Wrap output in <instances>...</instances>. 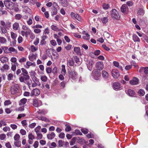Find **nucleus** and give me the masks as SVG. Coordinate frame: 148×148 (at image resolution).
<instances>
[{
	"instance_id": "16",
	"label": "nucleus",
	"mask_w": 148,
	"mask_h": 148,
	"mask_svg": "<svg viewBox=\"0 0 148 148\" xmlns=\"http://www.w3.org/2000/svg\"><path fill=\"white\" fill-rule=\"evenodd\" d=\"M128 10V8L126 4H124L121 7V10L123 13H125Z\"/></svg>"
},
{
	"instance_id": "20",
	"label": "nucleus",
	"mask_w": 148,
	"mask_h": 148,
	"mask_svg": "<svg viewBox=\"0 0 148 148\" xmlns=\"http://www.w3.org/2000/svg\"><path fill=\"white\" fill-rule=\"evenodd\" d=\"M11 36V38L14 40V41L12 42L13 43V44L14 45V43H15V42H16V40H15L16 37L17 35L13 32H11L10 33Z\"/></svg>"
},
{
	"instance_id": "4",
	"label": "nucleus",
	"mask_w": 148,
	"mask_h": 148,
	"mask_svg": "<svg viewBox=\"0 0 148 148\" xmlns=\"http://www.w3.org/2000/svg\"><path fill=\"white\" fill-rule=\"evenodd\" d=\"M69 77L73 80H75L77 78V73L75 70H71L68 72Z\"/></svg>"
},
{
	"instance_id": "26",
	"label": "nucleus",
	"mask_w": 148,
	"mask_h": 148,
	"mask_svg": "<svg viewBox=\"0 0 148 148\" xmlns=\"http://www.w3.org/2000/svg\"><path fill=\"white\" fill-rule=\"evenodd\" d=\"M74 62L73 59H69L67 60V64L68 66H73L74 64Z\"/></svg>"
},
{
	"instance_id": "60",
	"label": "nucleus",
	"mask_w": 148,
	"mask_h": 148,
	"mask_svg": "<svg viewBox=\"0 0 148 148\" xmlns=\"http://www.w3.org/2000/svg\"><path fill=\"white\" fill-rule=\"evenodd\" d=\"M36 134L37 135V140H40L42 138V134L38 133Z\"/></svg>"
},
{
	"instance_id": "35",
	"label": "nucleus",
	"mask_w": 148,
	"mask_h": 148,
	"mask_svg": "<svg viewBox=\"0 0 148 148\" xmlns=\"http://www.w3.org/2000/svg\"><path fill=\"white\" fill-rule=\"evenodd\" d=\"M40 78L42 81L44 82H47V77L45 75H41Z\"/></svg>"
},
{
	"instance_id": "38",
	"label": "nucleus",
	"mask_w": 148,
	"mask_h": 148,
	"mask_svg": "<svg viewBox=\"0 0 148 148\" xmlns=\"http://www.w3.org/2000/svg\"><path fill=\"white\" fill-rule=\"evenodd\" d=\"M32 65V63L29 61H27L26 62V64L24 65V66L26 68L28 69L30 66Z\"/></svg>"
},
{
	"instance_id": "32",
	"label": "nucleus",
	"mask_w": 148,
	"mask_h": 148,
	"mask_svg": "<svg viewBox=\"0 0 148 148\" xmlns=\"http://www.w3.org/2000/svg\"><path fill=\"white\" fill-rule=\"evenodd\" d=\"M19 27V24L16 22L14 23L13 25V28L15 30H17L18 29Z\"/></svg>"
},
{
	"instance_id": "28",
	"label": "nucleus",
	"mask_w": 148,
	"mask_h": 148,
	"mask_svg": "<svg viewBox=\"0 0 148 148\" xmlns=\"http://www.w3.org/2000/svg\"><path fill=\"white\" fill-rule=\"evenodd\" d=\"M61 3L62 5L64 7H67L68 5V3L67 0H61Z\"/></svg>"
},
{
	"instance_id": "56",
	"label": "nucleus",
	"mask_w": 148,
	"mask_h": 148,
	"mask_svg": "<svg viewBox=\"0 0 148 148\" xmlns=\"http://www.w3.org/2000/svg\"><path fill=\"white\" fill-rule=\"evenodd\" d=\"M41 129V127L40 126H38L36 127L34 129V131L36 133V134L38 133L40 129Z\"/></svg>"
},
{
	"instance_id": "1",
	"label": "nucleus",
	"mask_w": 148,
	"mask_h": 148,
	"mask_svg": "<svg viewBox=\"0 0 148 148\" xmlns=\"http://www.w3.org/2000/svg\"><path fill=\"white\" fill-rule=\"evenodd\" d=\"M110 16L114 20H119L120 18V15L119 12L115 9H112L110 11Z\"/></svg>"
},
{
	"instance_id": "44",
	"label": "nucleus",
	"mask_w": 148,
	"mask_h": 148,
	"mask_svg": "<svg viewBox=\"0 0 148 148\" xmlns=\"http://www.w3.org/2000/svg\"><path fill=\"white\" fill-rule=\"evenodd\" d=\"M138 93L140 96H143L145 93V92L143 90L140 89L138 92Z\"/></svg>"
},
{
	"instance_id": "36",
	"label": "nucleus",
	"mask_w": 148,
	"mask_h": 148,
	"mask_svg": "<svg viewBox=\"0 0 148 148\" xmlns=\"http://www.w3.org/2000/svg\"><path fill=\"white\" fill-rule=\"evenodd\" d=\"M23 11L28 13H30L31 12V10L27 6H25L23 8Z\"/></svg>"
},
{
	"instance_id": "18",
	"label": "nucleus",
	"mask_w": 148,
	"mask_h": 148,
	"mask_svg": "<svg viewBox=\"0 0 148 148\" xmlns=\"http://www.w3.org/2000/svg\"><path fill=\"white\" fill-rule=\"evenodd\" d=\"M137 12V14L140 15H143L145 13V11L143 8L138 9Z\"/></svg>"
},
{
	"instance_id": "64",
	"label": "nucleus",
	"mask_w": 148,
	"mask_h": 148,
	"mask_svg": "<svg viewBox=\"0 0 148 148\" xmlns=\"http://www.w3.org/2000/svg\"><path fill=\"white\" fill-rule=\"evenodd\" d=\"M22 17V16L20 14H17L15 16V18L17 20H20Z\"/></svg>"
},
{
	"instance_id": "17",
	"label": "nucleus",
	"mask_w": 148,
	"mask_h": 148,
	"mask_svg": "<svg viewBox=\"0 0 148 148\" xmlns=\"http://www.w3.org/2000/svg\"><path fill=\"white\" fill-rule=\"evenodd\" d=\"M31 31V29L30 30V31L29 30L26 31H21V35L23 36H25L26 38H27L28 37Z\"/></svg>"
},
{
	"instance_id": "31",
	"label": "nucleus",
	"mask_w": 148,
	"mask_h": 148,
	"mask_svg": "<svg viewBox=\"0 0 148 148\" xmlns=\"http://www.w3.org/2000/svg\"><path fill=\"white\" fill-rule=\"evenodd\" d=\"M133 39L135 42H140V39L138 37L136 34H134L133 36Z\"/></svg>"
},
{
	"instance_id": "9",
	"label": "nucleus",
	"mask_w": 148,
	"mask_h": 148,
	"mask_svg": "<svg viewBox=\"0 0 148 148\" xmlns=\"http://www.w3.org/2000/svg\"><path fill=\"white\" fill-rule=\"evenodd\" d=\"M31 76L32 79L33 80V81L34 82L39 83V80L36 77V73L34 72H32L31 74Z\"/></svg>"
},
{
	"instance_id": "50",
	"label": "nucleus",
	"mask_w": 148,
	"mask_h": 148,
	"mask_svg": "<svg viewBox=\"0 0 148 148\" xmlns=\"http://www.w3.org/2000/svg\"><path fill=\"white\" fill-rule=\"evenodd\" d=\"M31 51L32 52H34L38 50V48L34 45H32L31 47Z\"/></svg>"
},
{
	"instance_id": "58",
	"label": "nucleus",
	"mask_w": 148,
	"mask_h": 148,
	"mask_svg": "<svg viewBox=\"0 0 148 148\" xmlns=\"http://www.w3.org/2000/svg\"><path fill=\"white\" fill-rule=\"evenodd\" d=\"M22 29L24 31L29 30L30 31V29L27 27L25 25H23L22 27Z\"/></svg>"
},
{
	"instance_id": "15",
	"label": "nucleus",
	"mask_w": 148,
	"mask_h": 148,
	"mask_svg": "<svg viewBox=\"0 0 148 148\" xmlns=\"http://www.w3.org/2000/svg\"><path fill=\"white\" fill-rule=\"evenodd\" d=\"M82 34L83 35L82 38L84 39L88 40L90 38V35L86 32L83 31L82 33Z\"/></svg>"
},
{
	"instance_id": "29",
	"label": "nucleus",
	"mask_w": 148,
	"mask_h": 148,
	"mask_svg": "<svg viewBox=\"0 0 148 148\" xmlns=\"http://www.w3.org/2000/svg\"><path fill=\"white\" fill-rule=\"evenodd\" d=\"M51 29L53 30L56 31H60L62 30V29H59L58 27L54 25H52L51 27Z\"/></svg>"
},
{
	"instance_id": "39",
	"label": "nucleus",
	"mask_w": 148,
	"mask_h": 148,
	"mask_svg": "<svg viewBox=\"0 0 148 148\" xmlns=\"http://www.w3.org/2000/svg\"><path fill=\"white\" fill-rule=\"evenodd\" d=\"M7 42L6 39L4 37H0V43L1 44H5Z\"/></svg>"
},
{
	"instance_id": "27",
	"label": "nucleus",
	"mask_w": 148,
	"mask_h": 148,
	"mask_svg": "<svg viewBox=\"0 0 148 148\" xmlns=\"http://www.w3.org/2000/svg\"><path fill=\"white\" fill-rule=\"evenodd\" d=\"M27 99L24 98L20 100L19 104L20 106H23L27 102Z\"/></svg>"
},
{
	"instance_id": "57",
	"label": "nucleus",
	"mask_w": 148,
	"mask_h": 148,
	"mask_svg": "<svg viewBox=\"0 0 148 148\" xmlns=\"http://www.w3.org/2000/svg\"><path fill=\"white\" fill-rule=\"evenodd\" d=\"M52 55L54 57L55 59H58V54L56 51H54L52 53Z\"/></svg>"
},
{
	"instance_id": "47",
	"label": "nucleus",
	"mask_w": 148,
	"mask_h": 148,
	"mask_svg": "<svg viewBox=\"0 0 148 148\" xmlns=\"http://www.w3.org/2000/svg\"><path fill=\"white\" fill-rule=\"evenodd\" d=\"M17 64V63H15L14 64L12 63V66H11V70L14 71L16 69V64Z\"/></svg>"
},
{
	"instance_id": "48",
	"label": "nucleus",
	"mask_w": 148,
	"mask_h": 148,
	"mask_svg": "<svg viewBox=\"0 0 148 148\" xmlns=\"http://www.w3.org/2000/svg\"><path fill=\"white\" fill-rule=\"evenodd\" d=\"M100 53V51L99 50H97L95 51L94 53H90L91 56L92 55H95V56H98L99 55Z\"/></svg>"
},
{
	"instance_id": "8",
	"label": "nucleus",
	"mask_w": 148,
	"mask_h": 148,
	"mask_svg": "<svg viewBox=\"0 0 148 148\" xmlns=\"http://www.w3.org/2000/svg\"><path fill=\"white\" fill-rule=\"evenodd\" d=\"M40 90L37 88H35L31 91L30 95L31 97L34 96H37L40 94Z\"/></svg>"
},
{
	"instance_id": "30",
	"label": "nucleus",
	"mask_w": 148,
	"mask_h": 148,
	"mask_svg": "<svg viewBox=\"0 0 148 148\" xmlns=\"http://www.w3.org/2000/svg\"><path fill=\"white\" fill-rule=\"evenodd\" d=\"M39 120H41L42 121H45L47 122H50L49 120L47 119V118L43 116H39L38 118Z\"/></svg>"
},
{
	"instance_id": "23",
	"label": "nucleus",
	"mask_w": 148,
	"mask_h": 148,
	"mask_svg": "<svg viewBox=\"0 0 148 148\" xmlns=\"http://www.w3.org/2000/svg\"><path fill=\"white\" fill-rule=\"evenodd\" d=\"M128 95L130 96L133 97L135 95L134 92L131 89H128L127 92H126Z\"/></svg>"
},
{
	"instance_id": "33",
	"label": "nucleus",
	"mask_w": 148,
	"mask_h": 148,
	"mask_svg": "<svg viewBox=\"0 0 148 148\" xmlns=\"http://www.w3.org/2000/svg\"><path fill=\"white\" fill-rule=\"evenodd\" d=\"M101 21L103 24H106L108 21V18L107 17H104L101 19Z\"/></svg>"
},
{
	"instance_id": "42",
	"label": "nucleus",
	"mask_w": 148,
	"mask_h": 148,
	"mask_svg": "<svg viewBox=\"0 0 148 148\" xmlns=\"http://www.w3.org/2000/svg\"><path fill=\"white\" fill-rule=\"evenodd\" d=\"M102 7L104 9L106 10L110 8V5L108 4L103 3L102 5Z\"/></svg>"
},
{
	"instance_id": "3",
	"label": "nucleus",
	"mask_w": 148,
	"mask_h": 148,
	"mask_svg": "<svg viewBox=\"0 0 148 148\" xmlns=\"http://www.w3.org/2000/svg\"><path fill=\"white\" fill-rule=\"evenodd\" d=\"M92 76L94 79L98 80L99 79L101 76V72L98 71L97 70H96L92 72Z\"/></svg>"
},
{
	"instance_id": "46",
	"label": "nucleus",
	"mask_w": 148,
	"mask_h": 148,
	"mask_svg": "<svg viewBox=\"0 0 148 148\" xmlns=\"http://www.w3.org/2000/svg\"><path fill=\"white\" fill-rule=\"evenodd\" d=\"M33 103L34 106L35 107H37L39 105L38 101L36 99H33Z\"/></svg>"
},
{
	"instance_id": "51",
	"label": "nucleus",
	"mask_w": 148,
	"mask_h": 148,
	"mask_svg": "<svg viewBox=\"0 0 148 148\" xmlns=\"http://www.w3.org/2000/svg\"><path fill=\"white\" fill-rule=\"evenodd\" d=\"M27 60L26 58L25 57H23L19 60V62L21 63H23L26 61Z\"/></svg>"
},
{
	"instance_id": "11",
	"label": "nucleus",
	"mask_w": 148,
	"mask_h": 148,
	"mask_svg": "<svg viewBox=\"0 0 148 148\" xmlns=\"http://www.w3.org/2000/svg\"><path fill=\"white\" fill-rule=\"evenodd\" d=\"M113 88L115 90H117L121 89V85L118 82H114L113 85Z\"/></svg>"
},
{
	"instance_id": "61",
	"label": "nucleus",
	"mask_w": 148,
	"mask_h": 148,
	"mask_svg": "<svg viewBox=\"0 0 148 148\" xmlns=\"http://www.w3.org/2000/svg\"><path fill=\"white\" fill-rule=\"evenodd\" d=\"M46 70L47 73L48 74H49L52 72V69L50 67H47Z\"/></svg>"
},
{
	"instance_id": "40",
	"label": "nucleus",
	"mask_w": 148,
	"mask_h": 148,
	"mask_svg": "<svg viewBox=\"0 0 148 148\" xmlns=\"http://www.w3.org/2000/svg\"><path fill=\"white\" fill-rule=\"evenodd\" d=\"M62 71H61V73L63 75H65L66 72V70L65 69V66L63 64L62 66Z\"/></svg>"
},
{
	"instance_id": "55",
	"label": "nucleus",
	"mask_w": 148,
	"mask_h": 148,
	"mask_svg": "<svg viewBox=\"0 0 148 148\" xmlns=\"http://www.w3.org/2000/svg\"><path fill=\"white\" fill-rule=\"evenodd\" d=\"M20 138V136L19 134H16L14 136V138L15 140L18 141L19 139Z\"/></svg>"
},
{
	"instance_id": "59",
	"label": "nucleus",
	"mask_w": 148,
	"mask_h": 148,
	"mask_svg": "<svg viewBox=\"0 0 148 148\" xmlns=\"http://www.w3.org/2000/svg\"><path fill=\"white\" fill-rule=\"evenodd\" d=\"M14 144L16 146L18 147H19L21 146V143L20 141H16L14 142Z\"/></svg>"
},
{
	"instance_id": "45",
	"label": "nucleus",
	"mask_w": 148,
	"mask_h": 148,
	"mask_svg": "<svg viewBox=\"0 0 148 148\" xmlns=\"http://www.w3.org/2000/svg\"><path fill=\"white\" fill-rule=\"evenodd\" d=\"M9 52H10L11 53L12 52H14L16 53H17L18 52L17 50L12 47H10L9 48Z\"/></svg>"
},
{
	"instance_id": "5",
	"label": "nucleus",
	"mask_w": 148,
	"mask_h": 148,
	"mask_svg": "<svg viewBox=\"0 0 148 148\" xmlns=\"http://www.w3.org/2000/svg\"><path fill=\"white\" fill-rule=\"evenodd\" d=\"M0 23L1 25L0 27H6L7 29H9L11 26V23L9 21L5 23L3 20H1Z\"/></svg>"
},
{
	"instance_id": "19",
	"label": "nucleus",
	"mask_w": 148,
	"mask_h": 148,
	"mask_svg": "<svg viewBox=\"0 0 148 148\" xmlns=\"http://www.w3.org/2000/svg\"><path fill=\"white\" fill-rule=\"evenodd\" d=\"M113 64L114 66L117 67L119 69L121 70V71H123V67L122 66L119 65V62L116 61H114L113 62Z\"/></svg>"
},
{
	"instance_id": "2",
	"label": "nucleus",
	"mask_w": 148,
	"mask_h": 148,
	"mask_svg": "<svg viewBox=\"0 0 148 148\" xmlns=\"http://www.w3.org/2000/svg\"><path fill=\"white\" fill-rule=\"evenodd\" d=\"M19 88V85L16 84L12 86L10 89V92L12 95H16L18 92V89Z\"/></svg>"
},
{
	"instance_id": "62",
	"label": "nucleus",
	"mask_w": 148,
	"mask_h": 148,
	"mask_svg": "<svg viewBox=\"0 0 148 148\" xmlns=\"http://www.w3.org/2000/svg\"><path fill=\"white\" fill-rule=\"evenodd\" d=\"M75 138H73L70 143V144L71 145H73L75 143Z\"/></svg>"
},
{
	"instance_id": "10",
	"label": "nucleus",
	"mask_w": 148,
	"mask_h": 148,
	"mask_svg": "<svg viewBox=\"0 0 148 148\" xmlns=\"http://www.w3.org/2000/svg\"><path fill=\"white\" fill-rule=\"evenodd\" d=\"M94 62L92 60H90L88 61L87 64V66L88 69L90 71L92 68L93 64H94Z\"/></svg>"
},
{
	"instance_id": "52",
	"label": "nucleus",
	"mask_w": 148,
	"mask_h": 148,
	"mask_svg": "<svg viewBox=\"0 0 148 148\" xmlns=\"http://www.w3.org/2000/svg\"><path fill=\"white\" fill-rule=\"evenodd\" d=\"M13 77V75L12 73H9L7 79L9 81L11 80L12 79Z\"/></svg>"
},
{
	"instance_id": "34",
	"label": "nucleus",
	"mask_w": 148,
	"mask_h": 148,
	"mask_svg": "<svg viewBox=\"0 0 148 148\" xmlns=\"http://www.w3.org/2000/svg\"><path fill=\"white\" fill-rule=\"evenodd\" d=\"M102 75L105 79H107L108 77V74L106 71H102Z\"/></svg>"
},
{
	"instance_id": "37",
	"label": "nucleus",
	"mask_w": 148,
	"mask_h": 148,
	"mask_svg": "<svg viewBox=\"0 0 148 148\" xmlns=\"http://www.w3.org/2000/svg\"><path fill=\"white\" fill-rule=\"evenodd\" d=\"M74 60L75 61V62L78 65H79L81 64V62L79 61V59L78 57L77 56H75L74 57Z\"/></svg>"
},
{
	"instance_id": "63",
	"label": "nucleus",
	"mask_w": 148,
	"mask_h": 148,
	"mask_svg": "<svg viewBox=\"0 0 148 148\" xmlns=\"http://www.w3.org/2000/svg\"><path fill=\"white\" fill-rule=\"evenodd\" d=\"M22 73L21 74H23L24 75H28V73L27 71L24 68H22L21 69Z\"/></svg>"
},
{
	"instance_id": "43",
	"label": "nucleus",
	"mask_w": 148,
	"mask_h": 148,
	"mask_svg": "<svg viewBox=\"0 0 148 148\" xmlns=\"http://www.w3.org/2000/svg\"><path fill=\"white\" fill-rule=\"evenodd\" d=\"M74 51L78 54L80 53V48L79 47H75L74 48Z\"/></svg>"
},
{
	"instance_id": "6",
	"label": "nucleus",
	"mask_w": 148,
	"mask_h": 148,
	"mask_svg": "<svg viewBox=\"0 0 148 148\" xmlns=\"http://www.w3.org/2000/svg\"><path fill=\"white\" fill-rule=\"evenodd\" d=\"M29 77L28 75H24L21 74L19 77L20 81L21 82H24L26 80H29Z\"/></svg>"
},
{
	"instance_id": "53",
	"label": "nucleus",
	"mask_w": 148,
	"mask_h": 148,
	"mask_svg": "<svg viewBox=\"0 0 148 148\" xmlns=\"http://www.w3.org/2000/svg\"><path fill=\"white\" fill-rule=\"evenodd\" d=\"M52 16H53L55 15H56L57 13V10L56 8H54L52 9Z\"/></svg>"
},
{
	"instance_id": "22",
	"label": "nucleus",
	"mask_w": 148,
	"mask_h": 148,
	"mask_svg": "<svg viewBox=\"0 0 148 148\" xmlns=\"http://www.w3.org/2000/svg\"><path fill=\"white\" fill-rule=\"evenodd\" d=\"M37 57V55L32 54L29 56V60L31 61H33L34 60H35Z\"/></svg>"
},
{
	"instance_id": "49",
	"label": "nucleus",
	"mask_w": 148,
	"mask_h": 148,
	"mask_svg": "<svg viewBox=\"0 0 148 148\" xmlns=\"http://www.w3.org/2000/svg\"><path fill=\"white\" fill-rule=\"evenodd\" d=\"M3 50L4 53H9V48L8 47H6L5 46H3Z\"/></svg>"
},
{
	"instance_id": "12",
	"label": "nucleus",
	"mask_w": 148,
	"mask_h": 148,
	"mask_svg": "<svg viewBox=\"0 0 148 148\" xmlns=\"http://www.w3.org/2000/svg\"><path fill=\"white\" fill-rule=\"evenodd\" d=\"M112 76L115 78H118L120 76V73L119 72L115 69L113 70L112 72Z\"/></svg>"
},
{
	"instance_id": "21",
	"label": "nucleus",
	"mask_w": 148,
	"mask_h": 148,
	"mask_svg": "<svg viewBox=\"0 0 148 148\" xmlns=\"http://www.w3.org/2000/svg\"><path fill=\"white\" fill-rule=\"evenodd\" d=\"M55 136V134L54 132H51L49 133L47 135V137L49 139L52 140Z\"/></svg>"
},
{
	"instance_id": "41",
	"label": "nucleus",
	"mask_w": 148,
	"mask_h": 148,
	"mask_svg": "<svg viewBox=\"0 0 148 148\" xmlns=\"http://www.w3.org/2000/svg\"><path fill=\"white\" fill-rule=\"evenodd\" d=\"M0 28L2 33L5 34L7 32V29L6 27H0Z\"/></svg>"
},
{
	"instance_id": "13",
	"label": "nucleus",
	"mask_w": 148,
	"mask_h": 148,
	"mask_svg": "<svg viewBox=\"0 0 148 148\" xmlns=\"http://www.w3.org/2000/svg\"><path fill=\"white\" fill-rule=\"evenodd\" d=\"M130 84L132 85H136L138 83V79L136 77L133 78L130 82Z\"/></svg>"
},
{
	"instance_id": "24",
	"label": "nucleus",
	"mask_w": 148,
	"mask_h": 148,
	"mask_svg": "<svg viewBox=\"0 0 148 148\" xmlns=\"http://www.w3.org/2000/svg\"><path fill=\"white\" fill-rule=\"evenodd\" d=\"M143 70H144V72L145 74H148V67H141L139 70V72H141Z\"/></svg>"
},
{
	"instance_id": "7",
	"label": "nucleus",
	"mask_w": 148,
	"mask_h": 148,
	"mask_svg": "<svg viewBox=\"0 0 148 148\" xmlns=\"http://www.w3.org/2000/svg\"><path fill=\"white\" fill-rule=\"evenodd\" d=\"M95 67L97 70H102L104 68L103 63L101 61H98L96 63Z\"/></svg>"
},
{
	"instance_id": "54",
	"label": "nucleus",
	"mask_w": 148,
	"mask_h": 148,
	"mask_svg": "<svg viewBox=\"0 0 148 148\" xmlns=\"http://www.w3.org/2000/svg\"><path fill=\"white\" fill-rule=\"evenodd\" d=\"M130 64L132 66H134L135 68H137L138 67V66L134 61H132L131 62Z\"/></svg>"
},
{
	"instance_id": "14",
	"label": "nucleus",
	"mask_w": 148,
	"mask_h": 148,
	"mask_svg": "<svg viewBox=\"0 0 148 148\" xmlns=\"http://www.w3.org/2000/svg\"><path fill=\"white\" fill-rule=\"evenodd\" d=\"M28 137L29 138L28 143L29 144H32L33 143V140L35 139V136L32 133H29Z\"/></svg>"
},
{
	"instance_id": "25",
	"label": "nucleus",
	"mask_w": 148,
	"mask_h": 148,
	"mask_svg": "<svg viewBox=\"0 0 148 148\" xmlns=\"http://www.w3.org/2000/svg\"><path fill=\"white\" fill-rule=\"evenodd\" d=\"M0 61L3 63H6V62L8 61V59L7 57H3L0 58Z\"/></svg>"
}]
</instances>
